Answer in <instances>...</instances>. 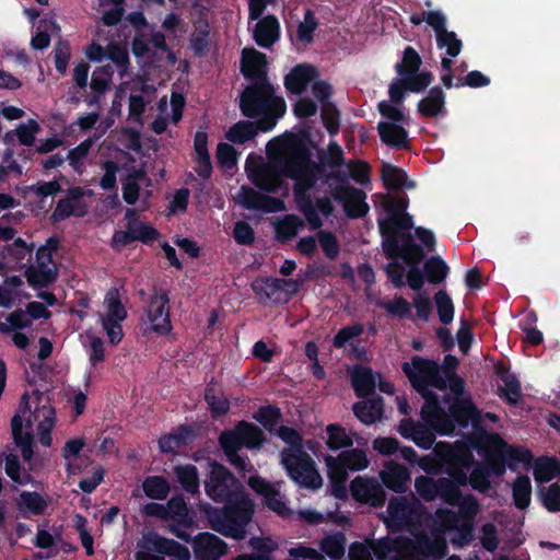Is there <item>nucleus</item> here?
<instances>
[{"mask_svg":"<svg viewBox=\"0 0 560 560\" xmlns=\"http://www.w3.org/2000/svg\"><path fill=\"white\" fill-rule=\"evenodd\" d=\"M269 161L246 162V173L250 182L259 189L268 192L283 190L288 192V184L283 177L294 180L293 191L311 229L317 230L323 221L316 208L305 199L306 192L316 184L322 168L311 160V154L301 138L284 135L267 144Z\"/></svg>","mask_w":560,"mask_h":560,"instance_id":"obj_1","label":"nucleus"},{"mask_svg":"<svg viewBox=\"0 0 560 560\" xmlns=\"http://www.w3.org/2000/svg\"><path fill=\"white\" fill-rule=\"evenodd\" d=\"M206 491L214 501L225 503L222 510L211 506L206 510L210 527L226 537L243 539L254 509L232 474L222 465L211 463Z\"/></svg>","mask_w":560,"mask_h":560,"instance_id":"obj_2","label":"nucleus"},{"mask_svg":"<svg viewBox=\"0 0 560 560\" xmlns=\"http://www.w3.org/2000/svg\"><path fill=\"white\" fill-rule=\"evenodd\" d=\"M241 69L245 78L250 80L241 95V110L246 117L262 115L260 122L264 132L271 130L277 120L285 113L283 97L276 95L275 88L267 79V57L255 48H244Z\"/></svg>","mask_w":560,"mask_h":560,"instance_id":"obj_3","label":"nucleus"},{"mask_svg":"<svg viewBox=\"0 0 560 560\" xmlns=\"http://www.w3.org/2000/svg\"><path fill=\"white\" fill-rule=\"evenodd\" d=\"M425 249L415 241L411 230H405L387 240V259L402 260L408 266L407 284L413 291H421L425 281L441 284L447 278L450 268L441 256H431L424 261Z\"/></svg>","mask_w":560,"mask_h":560,"instance_id":"obj_4","label":"nucleus"},{"mask_svg":"<svg viewBox=\"0 0 560 560\" xmlns=\"http://www.w3.org/2000/svg\"><path fill=\"white\" fill-rule=\"evenodd\" d=\"M55 423V409L46 395L35 392L32 396H22L19 410L11 420V431L25 462H30L34 454L33 428H37L40 444L49 447L52 442L50 432Z\"/></svg>","mask_w":560,"mask_h":560,"instance_id":"obj_5","label":"nucleus"},{"mask_svg":"<svg viewBox=\"0 0 560 560\" xmlns=\"http://www.w3.org/2000/svg\"><path fill=\"white\" fill-rule=\"evenodd\" d=\"M471 446L482 456L483 460L480 463L497 477H502L506 468L516 471L518 464L529 468L534 460L530 450L511 445L498 433L486 434L479 440L471 441Z\"/></svg>","mask_w":560,"mask_h":560,"instance_id":"obj_6","label":"nucleus"},{"mask_svg":"<svg viewBox=\"0 0 560 560\" xmlns=\"http://www.w3.org/2000/svg\"><path fill=\"white\" fill-rule=\"evenodd\" d=\"M417 183L407 172L387 162V237L413 228V215L408 212L410 199L408 190Z\"/></svg>","mask_w":560,"mask_h":560,"instance_id":"obj_7","label":"nucleus"},{"mask_svg":"<svg viewBox=\"0 0 560 560\" xmlns=\"http://www.w3.org/2000/svg\"><path fill=\"white\" fill-rule=\"evenodd\" d=\"M278 435L290 445L281 452V464L288 476L303 488L319 489L323 486V479L316 470L312 457L302 450V439L299 432L292 428L280 427Z\"/></svg>","mask_w":560,"mask_h":560,"instance_id":"obj_8","label":"nucleus"},{"mask_svg":"<svg viewBox=\"0 0 560 560\" xmlns=\"http://www.w3.org/2000/svg\"><path fill=\"white\" fill-rule=\"evenodd\" d=\"M422 59L418 51L406 46L402 51L401 60L396 63L395 70L400 79H395L389 84V98L395 104H402L406 98V92L422 93L434 80V75L429 70L420 71Z\"/></svg>","mask_w":560,"mask_h":560,"instance_id":"obj_9","label":"nucleus"},{"mask_svg":"<svg viewBox=\"0 0 560 560\" xmlns=\"http://www.w3.org/2000/svg\"><path fill=\"white\" fill-rule=\"evenodd\" d=\"M264 441L262 431L247 422H240L234 430L224 431L220 435V444L230 463L241 471H250V462L238 454L243 447H258Z\"/></svg>","mask_w":560,"mask_h":560,"instance_id":"obj_10","label":"nucleus"},{"mask_svg":"<svg viewBox=\"0 0 560 560\" xmlns=\"http://www.w3.org/2000/svg\"><path fill=\"white\" fill-rule=\"evenodd\" d=\"M436 464L440 470L456 481L465 480V470L475 464L470 448L464 443L450 444L439 442L434 446Z\"/></svg>","mask_w":560,"mask_h":560,"instance_id":"obj_11","label":"nucleus"},{"mask_svg":"<svg viewBox=\"0 0 560 560\" xmlns=\"http://www.w3.org/2000/svg\"><path fill=\"white\" fill-rule=\"evenodd\" d=\"M402 372L417 393L427 392L431 387L440 390L447 388L446 381L441 374V368L434 360L415 355L411 362L402 363Z\"/></svg>","mask_w":560,"mask_h":560,"instance_id":"obj_12","label":"nucleus"},{"mask_svg":"<svg viewBox=\"0 0 560 560\" xmlns=\"http://www.w3.org/2000/svg\"><path fill=\"white\" fill-rule=\"evenodd\" d=\"M370 460L364 451L352 448L340 453L338 456H328L326 465L328 476L335 483L334 494L341 497L345 493V486L348 478V470L359 471L368 468Z\"/></svg>","mask_w":560,"mask_h":560,"instance_id":"obj_13","label":"nucleus"},{"mask_svg":"<svg viewBox=\"0 0 560 560\" xmlns=\"http://www.w3.org/2000/svg\"><path fill=\"white\" fill-rule=\"evenodd\" d=\"M100 322L110 343L116 345L124 337L121 323L127 318V311L121 303L119 291L110 288L104 298Z\"/></svg>","mask_w":560,"mask_h":560,"instance_id":"obj_14","label":"nucleus"},{"mask_svg":"<svg viewBox=\"0 0 560 560\" xmlns=\"http://www.w3.org/2000/svg\"><path fill=\"white\" fill-rule=\"evenodd\" d=\"M412 535L413 539L406 538L404 540L402 549L407 552L406 560H423L416 558L415 555L442 560L447 555V542L442 535L435 534L433 538H430L423 530L412 533Z\"/></svg>","mask_w":560,"mask_h":560,"instance_id":"obj_15","label":"nucleus"},{"mask_svg":"<svg viewBox=\"0 0 560 560\" xmlns=\"http://www.w3.org/2000/svg\"><path fill=\"white\" fill-rule=\"evenodd\" d=\"M424 400L420 417L425 423L435 428L442 435H451L453 425L446 419V412L443 410L440 398L432 389L418 393Z\"/></svg>","mask_w":560,"mask_h":560,"instance_id":"obj_16","label":"nucleus"},{"mask_svg":"<svg viewBox=\"0 0 560 560\" xmlns=\"http://www.w3.org/2000/svg\"><path fill=\"white\" fill-rule=\"evenodd\" d=\"M302 281L296 279L268 278L257 279L253 283L254 291L272 301H288L298 293Z\"/></svg>","mask_w":560,"mask_h":560,"instance_id":"obj_17","label":"nucleus"},{"mask_svg":"<svg viewBox=\"0 0 560 560\" xmlns=\"http://www.w3.org/2000/svg\"><path fill=\"white\" fill-rule=\"evenodd\" d=\"M168 302L170 300L166 292L155 290L147 307L150 328L159 335L168 334L172 329Z\"/></svg>","mask_w":560,"mask_h":560,"instance_id":"obj_18","label":"nucleus"},{"mask_svg":"<svg viewBox=\"0 0 560 560\" xmlns=\"http://www.w3.org/2000/svg\"><path fill=\"white\" fill-rule=\"evenodd\" d=\"M86 195L91 196L92 191L79 186L69 188L66 198L57 203L51 215L52 219L62 221L71 215L84 217L89 210V206L84 201Z\"/></svg>","mask_w":560,"mask_h":560,"instance_id":"obj_19","label":"nucleus"},{"mask_svg":"<svg viewBox=\"0 0 560 560\" xmlns=\"http://www.w3.org/2000/svg\"><path fill=\"white\" fill-rule=\"evenodd\" d=\"M57 276V269L52 261L51 248L42 246L36 253V265L26 270V277L33 285H47Z\"/></svg>","mask_w":560,"mask_h":560,"instance_id":"obj_20","label":"nucleus"},{"mask_svg":"<svg viewBox=\"0 0 560 560\" xmlns=\"http://www.w3.org/2000/svg\"><path fill=\"white\" fill-rule=\"evenodd\" d=\"M122 197L128 205L145 201L150 197L151 179L142 170L132 168L121 180Z\"/></svg>","mask_w":560,"mask_h":560,"instance_id":"obj_21","label":"nucleus"},{"mask_svg":"<svg viewBox=\"0 0 560 560\" xmlns=\"http://www.w3.org/2000/svg\"><path fill=\"white\" fill-rule=\"evenodd\" d=\"M446 419L453 425V433L456 429V425L462 429H466L470 423H478L480 420V415L470 397H455L448 407Z\"/></svg>","mask_w":560,"mask_h":560,"instance_id":"obj_22","label":"nucleus"},{"mask_svg":"<svg viewBox=\"0 0 560 560\" xmlns=\"http://www.w3.org/2000/svg\"><path fill=\"white\" fill-rule=\"evenodd\" d=\"M237 202L250 210L280 212L285 209L284 202L275 197L264 196L253 188L242 187L237 194Z\"/></svg>","mask_w":560,"mask_h":560,"instance_id":"obj_23","label":"nucleus"},{"mask_svg":"<svg viewBox=\"0 0 560 560\" xmlns=\"http://www.w3.org/2000/svg\"><path fill=\"white\" fill-rule=\"evenodd\" d=\"M197 560H220L226 553L228 545L211 533H200L192 539Z\"/></svg>","mask_w":560,"mask_h":560,"instance_id":"obj_24","label":"nucleus"},{"mask_svg":"<svg viewBox=\"0 0 560 560\" xmlns=\"http://www.w3.org/2000/svg\"><path fill=\"white\" fill-rule=\"evenodd\" d=\"M350 490L353 498L362 503L373 506L383 504L384 491L376 478L357 477L351 481Z\"/></svg>","mask_w":560,"mask_h":560,"instance_id":"obj_25","label":"nucleus"},{"mask_svg":"<svg viewBox=\"0 0 560 560\" xmlns=\"http://www.w3.org/2000/svg\"><path fill=\"white\" fill-rule=\"evenodd\" d=\"M417 112L423 118H438L447 114L446 95L440 85L432 86L417 104Z\"/></svg>","mask_w":560,"mask_h":560,"instance_id":"obj_26","label":"nucleus"},{"mask_svg":"<svg viewBox=\"0 0 560 560\" xmlns=\"http://www.w3.org/2000/svg\"><path fill=\"white\" fill-rule=\"evenodd\" d=\"M249 486L257 493L264 495L265 503L270 510L275 511L281 516L289 514L290 510L283 501V498L281 497L279 490H277L272 485L268 483L261 478L250 477Z\"/></svg>","mask_w":560,"mask_h":560,"instance_id":"obj_27","label":"nucleus"},{"mask_svg":"<svg viewBox=\"0 0 560 560\" xmlns=\"http://www.w3.org/2000/svg\"><path fill=\"white\" fill-rule=\"evenodd\" d=\"M335 197L343 203L345 211L349 217L359 218L368 211V205L364 202L365 196L360 189L340 187Z\"/></svg>","mask_w":560,"mask_h":560,"instance_id":"obj_28","label":"nucleus"},{"mask_svg":"<svg viewBox=\"0 0 560 560\" xmlns=\"http://www.w3.org/2000/svg\"><path fill=\"white\" fill-rule=\"evenodd\" d=\"M280 35V25L272 15H267L259 20L254 30V39L262 48L271 47Z\"/></svg>","mask_w":560,"mask_h":560,"instance_id":"obj_29","label":"nucleus"},{"mask_svg":"<svg viewBox=\"0 0 560 560\" xmlns=\"http://www.w3.org/2000/svg\"><path fill=\"white\" fill-rule=\"evenodd\" d=\"M348 373L357 396L364 397L374 390L376 377L370 368L357 364L349 368Z\"/></svg>","mask_w":560,"mask_h":560,"instance_id":"obj_30","label":"nucleus"},{"mask_svg":"<svg viewBox=\"0 0 560 560\" xmlns=\"http://www.w3.org/2000/svg\"><path fill=\"white\" fill-rule=\"evenodd\" d=\"M316 78V70L311 66H296L284 80L285 88L294 93L301 94Z\"/></svg>","mask_w":560,"mask_h":560,"instance_id":"obj_31","label":"nucleus"},{"mask_svg":"<svg viewBox=\"0 0 560 560\" xmlns=\"http://www.w3.org/2000/svg\"><path fill=\"white\" fill-rule=\"evenodd\" d=\"M255 118H258V116ZM264 119L265 117L260 115L257 124L247 120L238 121L229 129L225 137L232 143L243 144L246 141L253 139L257 135L258 130L262 131L260 128V122Z\"/></svg>","mask_w":560,"mask_h":560,"instance_id":"obj_32","label":"nucleus"},{"mask_svg":"<svg viewBox=\"0 0 560 560\" xmlns=\"http://www.w3.org/2000/svg\"><path fill=\"white\" fill-rule=\"evenodd\" d=\"M161 544V536L155 533L143 534L138 542L136 560H165Z\"/></svg>","mask_w":560,"mask_h":560,"instance_id":"obj_33","label":"nucleus"},{"mask_svg":"<svg viewBox=\"0 0 560 560\" xmlns=\"http://www.w3.org/2000/svg\"><path fill=\"white\" fill-rule=\"evenodd\" d=\"M471 472L468 476L465 471V480L457 481L459 485L466 487L469 485L475 491L480 493H488L491 489L490 477L492 476L489 470L480 463L475 459V464L471 466Z\"/></svg>","mask_w":560,"mask_h":560,"instance_id":"obj_34","label":"nucleus"},{"mask_svg":"<svg viewBox=\"0 0 560 560\" xmlns=\"http://www.w3.org/2000/svg\"><path fill=\"white\" fill-rule=\"evenodd\" d=\"M353 412L362 423L373 424L382 419L383 400L377 398L357 402L353 406Z\"/></svg>","mask_w":560,"mask_h":560,"instance_id":"obj_35","label":"nucleus"},{"mask_svg":"<svg viewBox=\"0 0 560 560\" xmlns=\"http://www.w3.org/2000/svg\"><path fill=\"white\" fill-rule=\"evenodd\" d=\"M319 552L331 560H339L346 552V537L342 533H334L325 536L319 541Z\"/></svg>","mask_w":560,"mask_h":560,"instance_id":"obj_36","label":"nucleus"},{"mask_svg":"<svg viewBox=\"0 0 560 560\" xmlns=\"http://www.w3.org/2000/svg\"><path fill=\"white\" fill-rule=\"evenodd\" d=\"M512 497L514 505L520 510H525L530 504L532 482L527 475H520L513 482Z\"/></svg>","mask_w":560,"mask_h":560,"instance_id":"obj_37","label":"nucleus"},{"mask_svg":"<svg viewBox=\"0 0 560 560\" xmlns=\"http://www.w3.org/2000/svg\"><path fill=\"white\" fill-rule=\"evenodd\" d=\"M462 487H464V485H459L451 477H440L438 483V498L445 504L455 506L462 497Z\"/></svg>","mask_w":560,"mask_h":560,"instance_id":"obj_38","label":"nucleus"},{"mask_svg":"<svg viewBox=\"0 0 560 560\" xmlns=\"http://www.w3.org/2000/svg\"><path fill=\"white\" fill-rule=\"evenodd\" d=\"M93 138L85 139L75 148L71 149L67 154L66 160L78 174H82L84 172L85 163L93 145Z\"/></svg>","mask_w":560,"mask_h":560,"instance_id":"obj_39","label":"nucleus"},{"mask_svg":"<svg viewBox=\"0 0 560 560\" xmlns=\"http://www.w3.org/2000/svg\"><path fill=\"white\" fill-rule=\"evenodd\" d=\"M304 226L303 220L293 214H288L278 220L275 224L277 238L280 242H287L296 236L299 231Z\"/></svg>","mask_w":560,"mask_h":560,"instance_id":"obj_40","label":"nucleus"},{"mask_svg":"<svg viewBox=\"0 0 560 560\" xmlns=\"http://www.w3.org/2000/svg\"><path fill=\"white\" fill-rule=\"evenodd\" d=\"M501 381L504 386L498 387V396L510 406L517 405L522 398V386L516 375H506L505 378Z\"/></svg>","mask_w":560,"mask_h":560,"instance_id":"obj_41","label":"nucleus"},{"mask_svg":"<svg viewBox=\"0 0 560 560\" xmlns=\"http://www.w3.org/2000/svg\"><path fill=\"white\" fill-rule=\"evenodd\" d=\"M5 474L16 486H26L33 481L31 474L22 469L18 456L14 454L5 455Z\"/></svg>","mask_w":560,"mask_h":560,"instance_id":"obj_42","label":"nucleus"},{"mask_svg":"<svg viewBox=\"0 0 560 560\" xmlns=\"http://www.w3.org/2000/svg\"><path fill=\"white\" fill-rule=\"evenodd\" d=\"M178 482L187 491L195 493L199 488V476L196 466L178 465L174 468Z\"/></svg>","mask_w":560,"mask_h":560,"instance_id":"obj_43","label":"nucleus"},{"mask_svg":"<svg viewBox=\"0 0 560 560\" xmlns=\"http://www.w3.org/2000/svg\"><path fill=\"white\" fill-rule=\"evenodd\" d=\"M407 127L399 124H390L387 121V147L396 150H409L410 140Z\"/></svg>","mask_w":560,"mask_h":560,"instance_id":"obj_44","label":"nucleus"},{"mask_svg":"<svg viewBox=\"0 0 560 560\" xmlns=\"http://www.w3.org/2000/svg\"><path fill=\"white\" fill-rule=\"evenodd\" d=\"M409 479V471L406 467L397 466L394 462L387 460V489L402 492Z\"/></svg>","mask_w":560,"mask_h":560,"instance_id":"obj_45","label":"nucleus"},{"mask_svg":"<svg viewBox=\"0 0 560 560\" xmlns=\"http://www.w3.org/2000/svg\"><path fill=\"white\" fill-rule=\"evenodd\" d=\"M190 439V431L184 428L173 433L163 435L159 440V447L163 453H173L183 445L187 444Z\"/></svg>","mask_w":560,"mask_h":560,"instance_id":"obj_46","label":"nucleus"},{"mask_svg":"<svg viewBox=\"0 0 560 560\" xmlns=\"http://www.w3.org/2000/svg\"><path fill=\"white\" fill-rule=\"evenodd\" d=\"M147 497L154 500H164L170 493L168 482L160 476H150L142 483Z\"/></svg>","mask_w":560,"mask_h":560,"instance_id":"obj_47","label":"nucleus"},{"mask_svg":"<svg viewBox=\"0 0 560 560\" xmlns=\"http://www.w3.org/2000/svg\"><path fill=\"white\" fill-rule=\"evenodd\" d=\"M205 398L213 415L221 416L228 412L230 402L219 388L209 385L206 389Z\"/></svg>","mask_w":560,"mask_h":560,"instance_id":"obj_48","label":"nucleus"},{"mask_svg":"<svg viewBox=\"0 0 560 560\" xmlns=\"http://www.w3.org/2000/svg\"><path fill=\"white\" fill-rule=\"evenodd\" d=\"M538 497L541 504L548 512H560V485L558 482H553L548 487L539 488Z\"/></svg>","mask_w":560,"mask_h":560,"instance_id":"obj_49","label":"nucleus"},{"mask_svg":"<svg viewBox=\"0 0 560 560\" xmlns=\"http://www.w3.org/2000/svg\"><path fill=\"white\" fill-rule=\"evenodd\" d=\"M434 302L442 324L448 325L454 318V304L446 291L440 290L434 294Z\"/></svg>","mask_w":560,"mask_h":560,"instance_id":"obj_50","label":"nucleus"},{"mask_svg":"<svg viewBox=\"0 0 560 560\" xmlns=\"http://www.w3.org/2000/svg\"><path fill=\"white\" fill-rule=\"evenodd\" d=\"M20 510H26L32 514L44 513L47 508L46 500L37 492L23 491L18 503Z\"/></svg>","mask_w":560,"mask_h":560,"instance_id":"obj_51","label":"nucleus"},{"mask_svg":"<svg viewBox=\"0 0 560 560\" xmlns=\"http://www.w3.org/2000/svg\"><path fill=\"white\" fill-rule=\"evenodd\" d=\"M455 506H458V514L462 521L475 522L478 513L480 512V504L477 498L471 493H462V497Z\"/></svg>","mask_w":560,"mask_h":560,"instance_id":"obj_52","label":"nucleus"},{"mask_svg":"<svg viewBox=\"0 0 560 560\" xmlns=\"http://www.w3.org/2000/svg\"><path fill=\"white\" fill-rule=\"evenodd\" d=\"M439 478L434 479L428 476H419L415 480V488L419 497L425 502H432L438 499Z\"/></svg>","mask_w":560,"mask_h":560,"instance_id":"obj_53","label":"nucleus"},{"mask_svg":"<svg viewBox=\"0 0 560 560\" xmlns=\"http://www.w3.org/2000/svg\"><path fill=\"white\" fill-rule=\"evenodd\" d=\"M106 57L110 59L119 70L120 78L129 73V55L125 47L110 44L106 47Z\"/></svg>","mask_w":560,"mask_h":560,"instance_id":"obj_54","label":"nucleus"},{"mask_svg":"<svg viewBox=\"0 0 560 560\" xmlns=\"http://www.w3.org/2000/svg\"><path fill=\"white\" fill-rule=\"evenodd\" d=\"M382 559L383 551L381 548H374L371 544L355 541L349 547L350 560H374V558Z\"/></svg>","mask_w":560,"mask_h":560,"instance_id":"obj_55","label":"nucleus"},{"mask_svg":"<svg viewBox=\"0 0 560 560\" xmlns=\"http://www.w3.org/2000/svg\"><path fill=\"white\" fill-rule=\"evenodd\" d=\"M327 445L331 450H339L351 446L353 441L352 438L346 432L343 428L337 424H330L327 427Z\"/></svg>","mask_w":560,"mask_h":560,"instance_id":"obj_56","label":"nucleus"},{"mask_svg":"<svg viewBox=\"0 0 560 560\" xmlns=\"http://www.w3.org/2000/svg\"><path fill=\"white\" fill-rule=\"evenodd\" d=\"M44 28L43 31H38L31 40V45L34 49L43 50L47 48L50 44V35L47 33L48 30L51 32L58 33L60 31L59 25L54 20H43L40 22L39 28Z\"/></svg>","mask_w":560,"mask_h":560,"instance_id":"obj_57","label":"nucleus"},{"mask_svg":"<svg viewBox=\"0 0 560 560\" xmlns=\"http://www.w3.org/2000/svg\"><path fill=\"white\" fill-rule=\"evenodd\" d=\"M438 431L432 425L424 421H417L416 432L412 441L415 444L423 450H429L435 441V433Z\"/></svg>","mask_w":560,"mask_h":560,"instance_id":"obj_58","label":"nucleus"},{"mask_svg":"<svg viewBox=\"0 0 560 560\" xmlns=\"http://www.w3.org/2000/svg\"><path fill=\"white\" fill-rule=\"evenodd\" d=\"M39 131V124L34 119H28L26 122L20 124L14 130V133L22 145L31 147L34 144L36 135Z\"/></svg>","mask_w":560,"mask_h":560,"instance_id":"obj_59","label":"nucleus"},{"mask_svg":"<svg viewBox=\"0 0 560 560\" xmlns=\"http://www.w3.org/2000/svg\"><path fill=\"white\" fill-rule=\"evenodd\" d=\"M436 45L439 48H446V54L450 57H457L460 54L463 43L457 38V35L453 31H445L440 35L435 36Z\"/></svg>","mask_w":560,"mask_h":560,"instance_id":"obj_60","label":"nucleus"},{"mask_svg":"<svg viewBox=\"0 0 560 560\" xmlns=\"http://www.w3.org/2000/svg\"><path fill=\"white\" fill-rule=\"evenodd\" d=\"M85 337L88 339V353L89 361L91 365L96 366L105 360V345L102 338L98 336L86 332Z\"/></svg>","mask_w":560,"mask_h":560,"instance_id":"obj_61","label":"nucleus"},{"mask_svg":"<svg viewBox=\"0 0 560 560\" xmlns=\"http://www.w3.org/2000/svg\"><path fill=\"white\" fill-rule=\"evenodd\" d=\"M127 228L132 241L150 242L158 236V232L151 225L138 220H130Z\"/></svg>","mask_w":560,"mask_h":560,"instance_id":"obj_62","label":"nucleus"},{"mask_svg":"<svg viewBox=\"0 0 560 560\" xmlns=\"http://www.w3.org/2000/svg\"><path fill=\"white\" fill-rule=\"evenodd\" d=\"M165 520H176L187 524L188 509L183 498L175 497L165 503Z\"/></svg>","mask_w":560,"mask_h":560,"instance_id":"obj_63","label":"nucleus"},{"mask_svg":"<svg viewBox=\"0 0 560 560\" xmlns=\"http://www.w3.org/2000/svg\"><path fill=\"white\" fill-rule=\"evenodd\" d=\"M159 547L162 548V552L164 555L174 557L177 560H189L191 557L190 551L186 546L173 539H167L161 536V544Z\"/></svg>","mask_w":560,"mask_h":560,"instance_id":"obj_64","label":"nucleus"}]
</instances>
